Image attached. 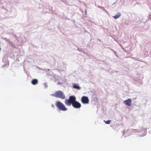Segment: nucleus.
<instances>
[{"label":"nucleus","instance_id":"1","mask_svg":"<svg viewBox=\"0 0 151 151\" xmlns=\"http://www.w3.org/2000/svg\"><path fill=\"white\" fill-rule=\"evenodd\" d=\"M56 106L58 109L61 111H65L67 110V109L63 104L60 101H57L55 104Z\"/></svg>","mask_w":151,"mask_h":151},{"label":"nucleus","instance_id":"2","mask_svg":"<svg viewBox=\"0 0 151 151\" xmlns=\"http://www.w3.org/2000/svg\"><path fill=\"white\" fill-rule=\"evenodd\" d=\"M76 100V97L75 96H71L69 97V99H66L65 103L67 105L69 106L75 102Z\"/></svg>","mask_w":151,"mask_h":151},{"label":"nucleus","instance_id":"3","mask_svg":"<svg viewBox=\"0 0 151 151\" xmlns=\"http://www.w3.org/2000/svg\"><path fill=\"white\" fill-rule=\"evenodd\" d=\"M53 95L56 97L60 98L62 99H64L65 98V96L63 92L60 91H56Z\"/></svg>","mask_w":151,"mask_h":151},{"label":"nucleus","instance_id":"4","mask_svg":"<svg viewBox=\"0 0 151 151\" xmlns=\"http://www.w3.org/2000/svg\"><path fill=\"white\" fill-rule=\"evenodd\" d=\"M89 99L88 97L86 96H83L81 99L82 103L84 104H88L89 102Z\"/></svg>","mask_w":151,"mask_h":151},{"label":"nucleus","instance_id":"5","mask_svg":"<svg viewBox=\"0 0 151 151\" xmlns=\"http://www.w3.org/2000/svg\"><path fill=\"white\" fill-rule=\"evenodd\" d=\"M72 105L73 107L76 109L80 108L81 107V104L76 101Z\"/></svg>","mask_w":151,"mask_h":151},{"label":"nucleus","instance_id":"6","mask_svg":"<svg viewBox=\"0 0 151 151\" xmlns=\"http://www.w3.org/2000/svg\"><path fill=\"white\" fill-rule=\"evenodd\" d=\"M124 102L126 106H131L132 104V101L131 99H129L127 100L124 101Z\"/></svg>","mask_w":151,"mask_h":151},{"label":"nucleus","instance_id":"7","mask_svg":"<svg viewBox=\"0 0 151 151\" xmlns=\"http://www.w3.org/2000/svg\"><path fill=\"white\" fill-rule=\"evenodd\" d=\"M73 88H74L80 90L81 88V87L79 85L76 84H74L73 85Z\"/></svg>","mask_w":151,"mask_h":151},{"label":"nucleus","instance_id":"8","mask_svg":"<svg viewBox=\"0 0 151 151\" xmlns=\"http://www.w3.org/2000/svg\"><path fill=\"white\" fill-rule=\"evenodd\" d=\"M31 83L33 85L36 84L38 83V81L37 79H33Z\"/></svg>","mask_w":151,"mask_h":151},{"label":"nucleus","instance_id":"9","mask_svg":"<svg viewBox=\"0 0 151 151\" xmlns=\"http://www.w3.org/2000/svg\"><path fill=\"white\" fill-rule=\"evenodd\" d=\"M120 16V13H119L117 14L114 16L113 17L115 19H117Z\"/></svg>","mask_w":151,"mask_h":151},{"label":"nucleus","instance_id":"10","mask_svg":"<svg viewBox=\"0 0 151 151\" xmlns=\"http://www.w3.org/2000/svg\"><path fill=\"white\" fill-rule=\"evenodd\" d=\"M104 122H105V123L106 124H109L110 123V122L111 121V120H108L106 121H104Z\"/></svg>","mask_w":151,"mask_h":151},{"label":"nucleus","instance_id":"11","mask_svg":"<svg viewBox=\"0 0 151 151\" xmlns=\"http://www.w3.org/2000/svg\"><path fill=\"white\" fill-rule=\"evenodd\" d=\"M51 106L53 108H55V106L54 105V104H52L51 105Z\"/></svg>","mask_w":151,"mask_h":151}]
</instances>
